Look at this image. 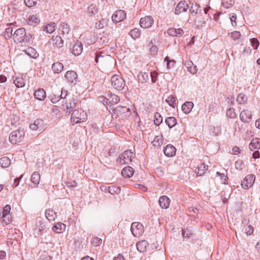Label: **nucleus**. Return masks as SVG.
<instances>
[{
	"label": "nucleus",
	"mask_w": 260,
	"mask_h": 260,
	"mask_svg": "<svg viewBox=\"0 0 260 260\" xmlns=\"http://www.w3.org/2000/svg\"><path fill=\"white\" fill-rule=\"evenodd\" d=\"M83 45L81 42H77L73 47L72 53L75 56L79 55L82 52Z\"/></svg>",
	"instance_id": "20"
},
{
	"label": "nucleus",
	"mask_w": 260,
	"mask_h": 260,
	"mask_svg": "<svg viewBox=\"0 0 260 260\" xmlns=\"http://www.w3.org/2000/svg\"><path fill=\"white\" fill-rule=\"evenodd\" d=\"M235 165L236 169L239 171L243 170V169L245 167L244 163L243 161L242 160H239L236 161Z\"/></svg>",
	"instance_id": "50"
},
{
	"label": "nucleus",
	"mask_w": 260,
	"mask_h": 260,
	"mask_svg": "<svg viewBox=\"0 0 260 260\" xmlns=\"http://www.w3.org/2000/svg\"><path fill=\"white\" fill-rule=\"evenodd\" d=\"M24 131L22 129H18L13 131L9 136L10 142L13 144L21 142L24 136Z\"/></svg>",
	"instance_id": "4"
},
{
	"label": "nucleus",
	"mask_w": 260,
	"mask_h": 260,
	"mask_svg": "<svg viewBox=\"0 0 260 260\" xmlns=\"http://www.w3.org/2000/svg\"><path fill=\"white\" fill-rule=\"evenodd\" d=\"M170 203L169 198L165 196H161L159 200V204L162 209H167L169 208Z\"/></svg>",
	"instance_id": "21"
},
{
	"label": "nucleus",
	"mask_w": 260,
	"mask_h": 260,
	"mask_svg": "<svg viewBox=\"0 0 260 260\" xmlns=\"http://www.w3.org/2000/svg\"><path fill=\"white\" fill-rule=\"evenodd\" d=\"M193 107V104L191 102H186L182 106V110L185 114L189 113Z\"/></svg>",
	"instance_id": "26"
},
{
	"label": "nucleus",
	"mask_w": 260,
	"mask_h": 260,
	"mask_svg": "<svg viewBox=\"0 0 260 260\" xmlns=\"http://www.w3.org/2000/svg\"><path fill=\"white\" fill-rule=\"evenodd\" d=\"M240 118L242 122L245 123L249 122L252 118L251 111L248 110H243L240 114Z\"/></svg>",
	"instance_id": "15"
},
{
	"label": "nucleus",
	"mask_w": 260,
	"mask_h": 260,
	"mask_svg": "<svg viewBox=\"0 0 260 260\" xmlns=\"http://www.w3.org/2000/svg\"><path fill=\"white\" fill-rule=\"evenodd\" d=\"M72 112L71 122L73 123H80L86 118V113L82 109H75Z\"/></svg>",
	"instance_id": "2"
},
{
	"label": "nucleus",
	"mask_w": 260,
	"mask_h": 260,
	"mask_svg": "<svg viewBox=\"0 0 260 260\" xmlns=\"http://www.w3.org/2000/svg\"><path fill=\"white\" fill-rule=\"evenodd\" d=\"M176 148L171 144L168 145L164 150V154L168 157H172L175 155Z\"/></svg>",
	"instance_id": "19"
},
{
	"label": "nucleus",
	"mask_w": 260,
	"mask_h": 260,
	"mask_svg": "<svg viewBox=\"0 0 260 260\" xmlns=\"http://www.w3.org/2000/svg\"><path fill=\"white\" fill-rule=\"evenodd\" d=\"M112 86L117 90L122 89L125 85L124 80L118 75H113L111 79Z\"/></svg>",
	"instance_id": "6"
},
{
	"label": "nucleus",
	"mask_w": 260,
	"mask_h": 260,
	"mask_svg": "<svg viewBox=\"0 0 260 260\" xmlns=\"http://www.w3.org/2000/svg\"><path fill=\"white\" fill-rule=\"evenodd\" d=\"M26 5L28 7H31L37 4V0H24Z\"/></svg>",
	"instance_id": "57"
},
{
	"label": "nucleus",
	"mask_w": 260,
	"mask_h": 260,
	"mask_svg": "<svg viewBox=\"0 0 260 260\" xmlns=\"http://www.w3.org/2000/svg\"><path fill=\"white\" fill-rule=\"evenodd\" d=\"M241 36L240 32L238 31H234L231 33V37L235 41L238 40Z\"/></svg>",
	"instance_id": "53"
},
{
	"label": "nucleus",
	"mask_w": 260,
	"mask_h": 260,
	"mask_svg": "<svg viewBox=\"0 0 260 260\" xmlns=\"http://www.w3.org/2000/svg\"><path fill=\"white\" fill-rule=\"evenodd\" d=\"M151 81L153 83L156 82L157 81V73L155 71H153L151 72Z\"/></svg>",
	"instance_id": "64"
},
{
	"label": "nucleus",
	"mask_w": 260,
	"mask_h": 260,
	"mask_svg": "<svg viewBox=\"0 0 260 260\" xmlns=\"http://www.w3.org/2000/svg\"><path fill=\"white\" fill-rule=\"evenodd\" d=\"M34 96L39 101H43L46 97V92L43 88H39L34 92Z\"/></svg>",
	"instance_id": "22"
},
{
	"label": "nucleus",
	"mask_w": 260,
	"mask_h": 260,
	"mask_svg": "<svg viewBox=\"0 0 260 260\" xmlns=\"http://www.w3.org/2000/svg\"><path fill=\"white\" fill-rule=\"evenodd\" d=\"M64 78L69 83H73L75 81L74 83L75 84L77 79V74L73 71H69L66 72Z\"/></svg>",
	"instance_id": "16"
},
{
	"label": "nucleus",
	"mask_w": 260,
	"mask_h": 260,
	"mask_svg": "<svg viewBox=\"0 0 260 260\" xmlns=\"http://www.w3.org/2000/svg\"><path fill=\"white\" fill-rule=\"evenodd\" d=\"M108 95L111 98V102L114 104L120 101L119 97L116 94L110 93V94H108Z\"/></svg>",
	"instance_id": "54"
},
{
	"label": "nucleus",
	"mask_w": 260,
	"mask_h": 260,
	"mask_svg": "<svg viewBox=\"0 0 260 260\" xmlns=\"http://www.w3.org/2000/svg\"><path fill=\"white\" fill-rule=\"evenodd\" d=\"M237 101L240 104H245L247 101V98L244 94L240 93L237 98Z\"/></svg>",
	"instance_id": "41"
},
{
	"label": "nucleus",
	"mask_w": 260,
	"mask_h": 260,
	"mask_svg": "<svg viewBox=\"0 0 260 260\" xmlns=\"http://www.w3.org/2000/svg\"><path fill=\"white\" fill-rule=\"evenodd\" d=\"M236 15L235 13H232L230 17V20L231 21V23L233 26H235L237 25V23L236 21Z\"/></svg>",
	"instance_id": "62"
},
{
	"label": "nucleus",
	"mask_w": 260,
	"mask_h": 260,
	"mask_svg": "<svg viewBox=\"0 0 260 260\" xmlns=\"http://www.w3.org/2000/svg\"><path fill=\"white\" fill-rule=\"evenodd\" d=\"M138 78L141 82H145L149 79V76L146 73H141L138 75Z\"/></svg>",
	"instance_id": "49"
},
{
	"label": "nucleus",
	"mask_w": 260,
	"mask_h": 260,
	"mask_svg": "<svg viewBox=\"0 0 260 260\" xmlns=\"http://www.w3.org/2000/svg\"><path fill=\"white\" fill-rule=\"evenodd\" d=\"M221 3L223 7L228 9L234 4V0H222Z\"/></svg>",
	"instance_id": "47"
},
{
	"label": "nucleus",
	"mask_w": 260,
	"mask_h": 260,
	"mask_svg": "<svg viewBox=\"0 0 260 260\" xmlns=\"http://www.w3.org/2000/svg\"><path fill=\"white\" fill-rule=\"evenodd\" d=\"M250 41L254 49H257L259 44L258 40L256 38H252L250 39Z\"/></svg>",
	"instance_id": "56"
},
{
	"label": "nucleus",
	"mask_w": 260,
	"mask_h": 260,
	"mask_svg": "<svg viewBox=\"0 0 260 260\" xmlns=\"http://www.w3.org/2000/svg\"><path fill=\"white\" fill-rule=\"evenodd\" d=\"M59 96L60 99H65L68 96V91L62 88L61 90V93L59 94Z\"/></svg>",
	"instance_id": "63"
},
{
	"label": "nucleus",
	"mask_w": 260,
	"mask_h": 260,
	"mask_svg": "<svg viewBox=\"0 0 260 260\" xmlns=\"http://www.w3.org/2000/svg\"><path fill=\"white\" fill-rule=\"evenodd\" d=\"M189 8V6L187 3L184 1L179 2L175 10V13L176 15H179L182 12H186Z\"/></svg>",
	"instance_id": "13"
},
{
	"label": "nucleus",
	"mask_w": 260,
	"mask_h": 260,
	"mask_svg": "<svg viewBox=\"0 0 260 260\" xmlns=\"http://www.w3.org/2000/svg\"><path fill=\"white\" fill-rule=\"evenodd\" d=\"M50 43L52 45L53 49H56L63 46V41L60 36H53L50 41Z\"/></svg>",
	"instance_id": "12"
},
{
	"label": "nucleus",
	"mask_w": 260,
	"mask_h": 260,
	"mask_svg": "<svg viewBox=\"0 0 260 260\" xmlns=\"http://www.w3.org/2000/svg\"><path fill=\"white\" fill-rule=\"evenodd\" d=\"M164 96L166 98V102L171 106L174 108L178 104L177 98L173 95H169L167 93L164 94Z\"/></svg>",
	"instance_id": "17"
},
{
	"label": "nucleus",
	"mask_w": 260,
	"mask_h": 260,
	"mask_svg": "<svg viewBox=\"0 0 260 260\" xmlns=\"http://www.w3.org/2000/svg\"><path fill=\"white\" fill-rule=\"evenodd\" d=\"M217 176L220 177L221 182L224 184H228V177L223 173H220L219 172H216Z\"/></svg>",
	"instance_id": "43"
},
{
	"label": "nucleus",
	"mask_w": 260,
	"mask_h": 260,
	"mask_svg": "<svg viewBox=\"0 0 260 260\" xmlns=\"http://www.w3.org/2000/svg\"><path fill=\"white\" fill-rule=\"evenodd\" d=\"M207 170V168L206 167V166L204 164L201 165L198 168V171L197 172V174L198 176H201L203 175L206 171Z\"/></svg>",
	"instance_id": "46"
},
{
	"label": "nucleus",
	"mask_w": 260,
	"mask_h": 260,
	"mask_svg": "<svg viewBox=\"0 0 260 260\" xmlns=\"http://www.w3.org/2000/svg\"><path fill=\"white\" fill-rule=\"evenodd\" d=\"M249 147L251 150L260 148V139L256 138L253 139L249 144Z\"/></svg>",
	"instance_id": "31"
},
{
	"label": "nucleus",
	"mask_w": 260,
	"mask_h": 260,
	"mask_svg": "<svg viewBox=\"0 0 260 260\" xmlns=\"http://www.w3.org/2000/svg\"><path fill=\"white\" fill-rule=\"evenodd\" d=\"M129 34L134 39H136L140 37L141 32L138 28H135L131 30Z\"/></svg>",
	"instance_id": "38"
},
{
	"label": "nucleus",
	"mask_w": 260,
	"mask_h": 260,
	"mask_svg": "<svg viewBox=\"0 0 260 260\" xmlns=\"http://www.w3.org/2000/svg\"><path fill=\"white\" fill-rule=\"evenodd\" d=\"M154 123L156 125H159L162 121V116L157 112L154 114Z\"/></svg>",
	"instance_id": "45"
},
{
	"label": "nucleus",
	"mask_w": 260,
	"mask_h": 260,
	"mask_svg": "<svg viewBox=\"0 0 260 260\" xmlns=\"http://www.w3.org/2000/svg\"><path fill=\"white\" fill-rule=\"evenodd\" d=\"M134 173L133 168L131 167H126L121 171L122 175L124 177L130 178L133 176Z\"/></svg>",
	"instance_id": "25"
},
{
	"label": "nucleus",
	"mask_w": 260,
	"mask_h": 260,
	"mask_svg": "<svg viewBox=\"0 0 260 260\" xmlns=\"http://www.w3.org/2000/svg\"><path fill=\"white\" fill-rule=\"evenodd\" d=\"M49 98L50 99V100L52 103H57L60 100V96H59V91L57 93L55 92L52 93L49 96Z\"/></svg>",
	"instance_id": "37"
},
{
	"label": "nucleus",
	"mask_w": 260,
	"mask_h": 260,
	"mask_svg": "<svg viewBox=\"0 0 260 260\" xmlns=\"http://www.w3.org/2000/svg\"><path fill=\"white\" fill-rule=\"evenodd\" d=\"M255 179V176L253 174L247 175L242 181L241 186L244 189H248L252 186Z\"/></svg>",
	"instance_id": "7"
},
{
	"label": "nucleus",
	"mask_w": 260,
	"mask_h": 260,
	"mask_svg": "<svg viewBox=\"0 0 260 260\" xmlns=\"http://www.w3.org/2000/svg\"><path fill=\"white\" fill-rule=\"evenodd\" d=\"M43 121L41 119H38L35 121L34 123H31L29 127L33 131L39 130L40 131L42 129Z\"/></svg>",
	"instance_id": "24"
},
{
	"label": "nucleus",
	"mask_w": 260,
	"mask_h": 260,
	"mask_svg": "<svg viewBox=\"0 0 260 260\" xmlns=\"http://www.w3.org/2000/svg\"><path fill=\"white\" fill-rule=\"evenodd\" d=\"M11 209L10 205H7L4 207L3 211L0 212V221L6 224L10 223L12 220Z\"/></svg>",
	"instance_id": "5"
},
{
	"label": "nucleus",
	"mask_w": 260,
	"mask_h": 260,
	"mask_svg": "<svg viewBox=\"0 0 260 260\" xmlns=\"http://www.w3.org/2000/svg\"><path fill=\"white\" fill-rule=\"evenodd\" d=\"M94 55L95 56V58H94V60H95V61L96 62V63H98L99 62V59L101 58V60L104 57V56L102 55H101V52H94Z\"/></svg>",
	"instance_id": "61"
},
{
	"label": "nucleus",
	"mask_w": 260,
	"mask_h": 260,
	"mask_svg": "<svg viewBox=\"0 0 260 260\" xmlns=\"http://www.w3.org/2000/svg\"><path fill=\"white\" fill-rule=\"evenodd\" d=\"M147 245V242L145 240H143L138 242L136 244V247L139 252H144L146 250Z\"/></svg>",
	"instance_id": "29"
},
{
	"label": "nucleus",
	"mask_w": 260,
	"mask_h": 260,
	"mask_svg": "<svg viewBox=\"0 0 260 260\" xmlns=\"http://www.w3.org/2000/svg\"><path fill=\"white\" fill-rule=\"evenodd\" d=\"M77 100L76 98L72 97L70 98L68 101L66 102V107L67 109V113L70 114L73 111V109L75 108Z\"/></svg>",
	"instance_id": "14"
},
{
	"label": "nucleus",
	"mask_w": 260,
	"mask_h": 260,
	"mask_svg": "<svg viewBox=\"0 0 260 260\" xmlns=\"http://www.w3.org/2000/svg\"><path fill=\"white\" fill-rule=\"evenodd\" d=\"M167 33L170 36L180 37L183 35L184 31L181 28H170L167 30Z\"/></svg>",
	"instance_id": "18"
},
{
	"label": "nucleus",
	"mask_w": 260,
	"mask_h": 260,
	"mask_svg": "<svg viewBox=\"0 0 260 260\" xmlns=\"http://www.w3.org/2000/svg\"><path fill=\"white\" fill-rule=\"evenodd\" d=\"M131 230L135 237L139 236L143 232V226L139 222H134L131 225Z\"/></svg>",
	"instance_id": "9"
},
{
	"label": "nucleus",
	"mask_w": 260,
	"mask_h": 260,
	"mask_svg": "<svg viewBox=\"0 0 260 260\" xmlns=\"http://www.w3.org/2000/svg\"><path fill=\"white\" fill-rule=\"evenodd\" d=\"M126 17V13L124 11L119 10L113 14L112 16V20L115 23H118L122 21Z\"/></svg>",
	"instance_id": "10"
},
{
	"label": "nucleus",
	"mask_w": 260,
	"mask_h": 260,
	"mask_svg": "<svg viewBox=\"0 0 260 260\" xmlns=\"http://www.w3.org/2000/svg\"><path fill=\"white\" fill-rule=\"evenodd\" d=\"M52 69L54 73L59 74L63 70V66L61 62H56L52 65Z\"/></svg>",
	"instance_id": "28"
},
{
	"label": "nucleus",
	"mask_w": 260,
	"mask_h": 260,
	"mask_svg": "<svg viewBox=\"0 0 260 260\" xmlns=\"http://www.w3.org/2000/svg\"><path fill=\"white\" fill-rule=\"evenodd\" d=\"M38 222L40 223V225H37L36 230L39 232H42L45 230L46 228L45 224L42 222L40 219L39 220Z\"/></svg>",
	"instance_id": "58"
},
{
	"label": "nucleus",
	"mask_w": 260,
	"mask_h": 260,
	"mask_svg": "<svg viewBox=\"0 0 260 260\" xmlns=\"http://www.w3.org/2000/svg\"><path fill=\"white\" fill-rule=\"evenodd\" d=\"M30 180L35 185H38L40 181V174L38 172H34L31 175Z\"/></svg>",
	"instance_id": "33"
},
{
	"label": "nucleus",
	"mask_w": 260,
	"mask_h": 260,
	"mask_svg": "<svg viewBox=\"0 0 260 260\" xmlns=\"http://www.w3.org/2000/svg\"><path fill=\"white\" fill-rule=\"evenodd\" d=\"M11 164V160L8 157H3L0 159V165L2 168H7Z\"/></svg>",
	"instance_id": "35"
},
{
	"label": "nucleus",
	"mask_w": 260,
	"mask_h": 260,
	"mask_svg": "<svg viewBox=\"0 0 260 260\" xmlns=\"http://www.w3.org/2000/svg\"><path fill=\"white\" fill-rule=\"evenodd\" d=\"M165 122L170 128L175 126L177 124L176 119L174 117H169L167 118L165 120Z\"/></svg>",
	"instance_id": "34"
},
{
	"label": "nucleus",
	"mask_w": 260,
	"mask_h": 260,
	"mask_svg": "<svg viewBox=\"0 0 260 260\" xmlns=\"http://www.w3.org/2000/svg\"><path fill=\"white\" fill-rule=\"evenodd\" d=\"M67 186L70 188L75 187L77 185V183L74 180L69 179L66 182Z\"/></svg>",
	"instance_id": "59"
},
{
	"label": "nucleus",
	"mask_w": 260,
	"mask_h": 260,
	"mask_svg": "<svg viewBox=\"0 0 260 260\" xmlns=\"http://www.w3.org/2000/svg\"><path fill=\"white\" fill-rule=\"evenodd\" d=\"M56 25L54 22L50 23L47 24L45 27L44 30H46L48 33L51 34L54 31L56 28Z\"/></svg>",
	"instance_id": "40"
},
{
	"label": "nucleus",
	"mask_w": 260,
	"mask_h": 260,
	"mask_svg": "<svg viewBox=\"0 0 260 260\" xmlns=\"http://www.w3.org/2000/svg\"><path fill=\"white\" fill-rule=\"evenodd\" d=\"M149 46L150 47V52L152 55H155L158 52V47L153 44L152 41L150 43Z\"/></svg>",
	"instance_id": "48"
},
{
	"label": "nucleus",
	"mask_w": 260,
	"mask_h": 260,
	"mask_svg": "<svg viewBox=\"0 0 260 260\" xmlns=\"http://www.w3.org/2000/svg\"><path fill=\"white\" fill-rule=\"evenodd\" d=\"M153 22L154 20L153 18L150 16H147L141 18L140 20V24L142 27L144 28H148L152 26Z\"/></svg>",
	"instance_id": "11"
},
{
	"label": "nucleus",
	"mask_w": 260,
	"mask_h": 260,
	"mask_svg": "<svg viewBox=\"0 0 260 260\" xmlns=\"http://www.w3.org/2000/svg\"><path fill=\"white\" fill-rule=\"evenodd\" d=\"M45 216L49 221H53L56 217V214L53 210L48 209L45 212Z\"/></svg>",
	"instance_id": "30"
},
{
	"label": "nucleus",
	"mask_w": 260,
	"mask_h": 260,
	"mask_svg": "<svg viewBox=\"0 0 260 260\" xmlns=\"http://www.w3.org/2000/svg\"><path fill=\"white\" fill-rule=\"evenodd\" d=\"M66 225L62 222H57L54 225L52 229L56 233L60 234L65 231Z\"/></svg>",
	"instance_id": "23"
},
{
	"label": "nucleus",
	"mask_w": 260,
	"mask_h": 260,
	"mask_svg": "<svg viewBox=\"0 0 260 260\" xmlns=\"http://www.w3.org/2000/svg\"><path fill=\"white\" fill-rule=\"evenodd\" d=\"M14 83L17 88H21L25 85L24 80L22 78H16L14 81Z\"/></svg>",
	"instance_id": "44"
},
{
	"label": "nucleus",
	"mask_w": 260,
	"mask_h": 260,
	"mask_svg": "<svg viewBox=\"0 0 260 260\" xmlns=\"http://www.w3.org/2000/svg\"><path fill=\"white\" fill-rule=\"evenodd\" d=\"M251 53V49L250 47H245L242 52V55L243 56H247L250 55Z\"/></svg>",
	"instance_id": "60"
},
{
	"label": "nucleus",
	"mask_w": 260,
	"mask_h": 260,
	"mask_svg": "<svg viewBox=\"0 0 260 260\" xmlns=\"http://www.w3.org/2000/svg\"><path fill=\"white\" fill-rule=\"evenodd\" d=\"M59 29L62 35L68 34L70 31L69 26L65 23H60Z\"/></svg>",
	"instance_id": "39"
},
{
	"label": "nucleus",
	"mask_w": 260,
	"mask_h": 260,
	"mask_svg": "<svg viewBox=\"0 0 260 260\" xmlns=\"http://www.w3.org/2000/svg\"><path fill=\"white\" fill-rule=\"evenodd\" d=\"M190 12L192 16H195L197 14L200 13L201 12V9L200 6L197 4H192L190 8Z\"/></svg>",
	"instance_id": "32"
},
{
	"label": "nucleus",
	"mask_w": 260,
	"mask_h": 260,
	"mask_svg": "<svg viewBox=\"0 0 260 260\" xmlns=\"http://www.w3.org/2000/svg\"><path fill=\"white\" fill-rule=\"evenodd\" d=\"M115 113L121 117H128L131 114L129 108L124 106H118L115 109Z\"/></svg>",
	"instance_id": "8"
},
{
	"label": "nucleus",
	"mask_w": 260,
	"mask_h": 260,
	"mask_svg": "<svg viewBox=\"0 0 260 260\" xmlns=\"http://www.w3.org/2000/svg\"><path fill=\"white\" fill-rule=\"evenodd\" d=\"M13 37L14 42L16 43L28 42L31 39L29 35H26L25 29L23 27L16 30L13 34Z\"/></svg>",
	"instance_id": "1"
},
{
	"label": "nucleus",
	"mask_w": 260,
	"mask_h": 260,
	"mask_svg": "<svg viewBox=\"0 0 260 260\" xmlns=\"http://www.w3.org/2000/svg\"><path fill=\"white\" fill-rule=\"evenodd\" d=\"M135 154L131 150H126L119 155L117 158V162L121 165L128 164V162H131Z\"/></svg>",
	"instance_id": "3"
},
{
	"label": "nucleus",
	"mask_w": 260,
	"mask_h": 260,
	"mask_svg": "<svg viewBox=\"0 0 260 260\" xmlns=\"http://www.w3.org/2000/svg\"><path fill=\"white\" fill-rule=\"evenodd\" d=\"M226 115L230 118H234L236 116L234 108H230L226 111Z\"/></svg>",
	"instance_id": "52"
},
{
	"label": "nucleus",
	"mask_w": 260,
	"mask_h": 260,
	"mask_svg": "<svg viewBox=\"0 0 260 260\" xmlns=\"http://www.w3.org/2000/svg\"><path fill=\"white\" fill-rule=\"evenodd\" d=\"M102 242V239L98 237H94L93 238L91 243L94 246H100Z\"/></svg>",
	"instance_id": "55"
},
{
	"label": "nucleus",
	"mask_w": 260,
	"mask_h": 260,
	"mask_svg": "<svg viewBox=\"0 0 260 260\" xmlns=\"http://www.w3.org/2000/svg\"><path fill=\"white\" fill-rule=\"evenodd\" d=\"M97 11L98 9L93 5H90L87 9V12L90 15H94L97 13Z\"/></svg>",
	"instance_id": "51"
},
{
	"label": "nucleus",
	"mask_w": 260,
	"mask_h": 260,
	"mask_svg": "<svg viewBox=\"0 0 260 260\" xmlns=\"http://www.w3.org/2000/svg\"><path fill=\"white\" fill-rule=\"evenodd\" d=\"M25 53L30 57L36 59L39 57V53L32 47H29L24 51Z\"/></svg>",
	"instance_id": "27"
},
{
	"label": "nucleus",
	"mask_w": 260,
	"mask_h": 260,
	"mask_svg": "<svg viewBox=\"0 0 260 260\" xmlns=\"http://www.w3.org/2000/svg\"><path fill=\"white\" fill-rule=\"evenodd\" d=\"M163 142V140L162 139V137L160 136H156L152 143L154 146L158 147L160 146Z\"/></svg>",
	"instance_id": "42"
},
{
	"label": "nucleus",
	"mask_w": 260,
	"mask_h": 260,
	"mask_svg": "<svg viewBox=\"0 0 260 260\" xmlns=\"http://www.w3.org/2000/svg\"><path fill=\"white\" fill-rule=\"evenodd\" d=\"M105 190H108L109 193L112 194H118L120 192V188L117 186H112L107 188H105Z\"/></svg>",
	"instance_id": "36"
}]
</instances>
